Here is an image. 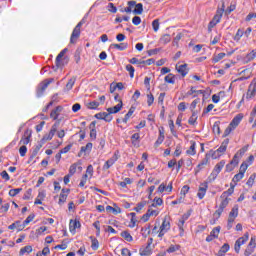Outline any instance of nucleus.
Returning <instances> with one entry per match:
<instances>
[{
	"mask_svg": "<svg viewBox=\"0 0 256 256\" xmlns=\"http://www.w3.org/2000/svg\"><path fill=\"white\" fill-rule=\"evenodd\" d=\"M85 25V19H82L73 29L71 37H70V43L72 45H75L77 43L79 37H81V27Z\"/></svg>",
	"mask_w": 256,
	"mask_h": 256,
	"instance_id": "f257e3e1",
	"label": "nucleus"
},
{
	"mask_svg": "<svg viewBox=\"0 0 256 256\" xmlns=\"http://www.w3.org/2000/svg\"><path fill=\"white\" fill-rule=\"evenodd\" d=\"M55 81V79L53 78H49L44 80L43 82H41L36 90V95L37 97H43V93H45V89H47V87H49V85H51V83H53Z\"/></svg>",
	"mask_w": 256,
	"mask_h": 256,
	"instance_id": "f03ea898",
	"label": "nucleus"
},
{
	"mask_svg": "<svg viewBox=\"0 0 256 256\" xmlns=\"http://www.w3.org/2000/svg\"><path fill=\"white\" fill-rule=\"evenodd\" d=\"M223 167H225V160H221L219 163L215 165L212 173L208 177L209 181H215L219 173H221V171L223 170Z\"/></svg>",
	"mask_w": 256,
	"mask_h": 256,
	"instance_id": "7ed1b4c3",
	"label": "nucleus"
},
{
	"mask_svg": "<svg viewBox=\"0 0 256 256\" xmlns=\"http://www.w3.org/2000/svg\"><path fill=\"white\" fill-rule=\"evenodd\" d=\"M59 123H61V120H58L50 129V132L43 136L41 139V143H46V141H51L53 137H55V133H57V128L59 127Z\"/></svg>",
	"mask_w": 256,
	"mask_h": 256,
	"instance_id": "20e7f679",
	"label": "nucleus"
},
{
	"mask_svg": "<svg viewBox=\"0 0 256 256\" xmlns=\"http://www.w3.org/2000/svg\"><path fill=\"white\" fill-rule=\"evenodd\" d=\"M229 201H231V199H229V198H222V201H221V203L219 205V208L213 214L216 219H219V217H221L223 211L225 210L227 205H229Z\"/></svg>",
	"mask_w": 256,
	"mask_h": 256,
	"instance_id": "39448f33",
	"label": "nucleus"
},
{
	"mask_svg": "<svg viewBox=\"0 0 256 256\" xmlns=\"http://www.w3.org/2000/svg\"><path fill=\"white\" fill-rule=\"evenodd\" d=\"M247 151L246 148H242L240 149L233 157V159L230 161L231 165H234L235 167H237V165H239V160L241 159V157H243V155H245V152Z\"/></svg>",
	"mask_w": 256,
	"mask_h": 256,
	"instance_id": "423d86ee",
	"label": "nucleus"
},
{
	"mask_svg": "<svg viewBox=\"0 0 256 256\" xmlns=\"http://www.w3.org/2000/svg\"><path fill=\"white\" fill-rule=\"evenodd\" d=\"M32 131H31V129H27V130H25V132H24V135H23V137L21 138V140H20V142H19V144L20 145H29V143H30V141H31V135H32Z\"/></svg>",
	"mask_w": 256,
	"mask_h": 256,
	"instance_id": "0eeeda50",
	"label": "nucleus"
},
{
	"mask_svg": "<svg viewBox=\"0 0 256 256\" xmlns=\"http://www.w3.org/2000/svg\"><path fill=\"white\" fill-rule=\"evenodd\" d=\"M96 119H102L103 121H106V123H111L113 121V116L107 112H100L95 114Z\"/></svg>",
	"mask_w": 256,
	"mask_h": 256,
	"instance_id": "6e6552de",
	"label": "nucleus"
},
{
	"mask_svg": "<svg viewBox=\"0 0 256 256\" xmlns=\"http://www.w3.org/2000/svg\"><path fill=\"white\" fill-rule=\"evenodd\" d=\"M255 247H256V242H255V238H251L245 252L244 255L245 256H249L252 255V253L255 251Z\"/></svg>",
	"mask_w": 256,
	"mask_h": 256,
	"instance_id": "1a4fd4ad",
	"label": "nucleus"
},
{
	"mask_svg": "<svg viewBox=\"0 0 256 256\" xmlns=\"http://www.w3.org/2000/svg\"><path fill=\"white\" fill-rule=\"evenodd\" d=\"M69 229H70V233L75 234L77 229H81V222H79V220L77 219L70 220Z\"/></svg>",
	"mask_w": 256,
	"mask_h": 256,
	"instance_id": "9d476101",
	"label": "nucleus"
},
{
	"mask_svg": "<svg viewBox=\"0 0 256 256\" xmlns=\"http://www.w3.org/2000/svg\"><path fill=\"white\" fill-rule=\"evenodd\" d=\"M121 109H123V101L119 100V103L116 106L108 108L107 111L109 115H113L115 113H119Z\"/></svg>",
	"mask_w": 256,
	"mask_h": 256,
	"instance_id": "9b49d317",
	"label": "nucleus"
},
{
	"mask_svg": "<svg viewBox=\"0 0 256 256\" xmlns=\"http://www.w3.org/2000/svg\"><path fill=\"white\" fill-rule=\"evenodd\" d=\"M68 49H63L56 57V67H63V57H65V53H67Z\"/></svg>",
	"mask_w": 256,
	"mask_h": 256,
	"instance_id": "f8f14e48",
	"label": "nucleus"
},
{
	"mask_svg": "<svg viewBox=\"0 0 256 256\" xmlns=\"http://www.w3.org/2000/svg\"><path fill=\"white\" fill-rule=\"evenodd\" d=\"M208 185L206 182L202 183L201 186L199 187L198 193H197V197L199 199H203V197H205V194L207 193V189H208Z\"/></svg>",
	"mask_w": 256,
	"mask_h": 256,
	"instance_id": "ddd939ff",
	"label": "nucleus"
},
{
	"mask_svg": "<svg viewBox=\"0 0 256 256\" xmlns=\"http://www.w3.org/2000/svg\"><path fill=\"white\" fill-rule=\"evenodd\" d=\"M176 71L182 75V77H185L187 73H189V69L187 68V64L176 65Z\"/></svg>",
	"mask_w": 256,
	"mask_h": 256,
	"instance_id": "4468645a",
	"label": "nucleus"
},
{
	"mask_svg": "<svg viewBox=\"0 0 256 256\" xmlns=\"http://www.w3.org/2000/svg\"><path fill=\"white\" fill-rule=\"evenodd\" d=\"M61 111H63V106H57L54 110L51 111L50 117L57 121L59 115H61Z\"/></svg>",
	"mask_w": 256,
	"mask_h": 256,
	"instance_id": "2eb2a0df",
	"label": "nucleus"
},
{
	"mask_svg": "<svg viewBox=\"0 0 256 256\" xmlns=\"http://www.w3.org/2000/svg\"><path fill=\"white\" fill-rule=\"evenodd\" d=\"M256 95V88H255V84H251L248 87V91L246 93V99H253V97H255Z\"/></svg>",
	"mask_w": 256,
	"mask_h": 256,
	"instance_id": "dca6fc26",
	"label": "nucleus"
},
{
	"mask_svg": "<svg viewBox=\"0 0 256 256\" xmlns=\"http://www.w3.org/2000/svg\"><path fill=\"white\" fill-rule=\"evenodd\" d=\"M242 119L243 115L238 114L236 117L233 118L229 126L232 127V129H236L239 126V123H241Z\"/></svg>",
	"mask_w": 256,
	"mask_h": 256,
	"instance_id": "f3484780",
	"label": "nucleus"
},
{
	"mask_svg": "<svg viewBox=\"0 0 256 256\" xmlns=\"http://www.w3.org/2000/svg\"><path fill=\"white\" fill-rule=\"evenodd\" d=\"M116 161H117L116 156H113L112 158L108 159L103 166V171H107V169H111V167L115 165Z\"/></svg>",
	"mask_w": 256,
	"mask_h": 256,
	"instance_id": "a211bd4d",
	"label": "nucleus"
},
{
	"mask_svg": "<svg viewBox=\"0 0 256 256\" xmlns=\"http://www.w3.org/2000/svg\"><path fill=\"white\" fill-rule=\"evenodd\" d=\"M238 215H239V206L238 205H234V207L231 209V211L229 213L228 219H232L233 221H235V218Z\"/></svg>",
	"mask_w": 256,
	"mask_h": 256,
	"instance_id": "6ab92c4d",
	"label": "nucleus"
},
{
	"mask_svg": "<svg viewBox=\"0 0 256 256\" xmlns=\"http://www.w3.org/2000/svg\"><path fill=\"white\" fill-rule=\"evenodd\" d=\"M190 147H189V149L186 151V154L187 155H197V150H196V145H197V143L195 142V141H190Z\"/></svg>",
	"mask_w": 256,
	"mask_h": 256,
	"instance_id": "aec40b11",
	"label": "nucleus"
},
{
	"mask_svg": "<svg viewBox=\"0 0 256 256\" xmlns=\"http://www.w3.org/2000/svg\"><path fill=\"white\" fill-rule=\"evenodd\" d=\"M227 145H229V139L226 138L220 145V147L217 149V151L223 155L227 151Z\"/></svg>",
	"mask_w": 256,
	"mask_h": 256,
	"instance_id": "412c9836",
	"label": "nucleus"
},
{
	"mask_svg": "<svg viewBox=\"0 0 256 256\" xmlns=\"http://www.w3.org/2000/svg\"><path fill=\"white\" fill-rule=\"evenodd\" d=\"M234 191H235V185L231 184L230 188L227 191H224L222 193V195L220 196L221 199H225V198H228L230 195H233Z\"/></svg>",
	"mask_w": 256,
	"mask_h": 256,
	"instance_id": "4be33fe9",
	"label": "nucleus"
},
{
	"mask_svg": "<svg viewBox=\"0 0 256 256\" xmlns=\"http://www.w3.org/2000/svg\"><path fill=\"white\" fill-rule=\"evenodd\" d=\"M92 149H93V143L88 142L86 144V146H82L81 147L80 152H79V157H81L82 153H87V152L89 153V152H91Z\"/></svg>",
	"mask_w": 256,
	"mask_h": 256,
	"instance_id": "5701e85b",
	"label": "nucleus"
},
{
	"mask_svg": "<svg viewBox=\"0 0 256 256\" xmlns=\"http://www.w3.org/2000/svg\"><path fill=\"white\" fill-rule=\"evenodd\" d=\"M33 219H35V214H30L23 222V225L19 228V231H23V229H25V227H27V225H29L31 223V221H33Z\"/></svg>",
	"mask_w": 256,
	"mask_h": 256,
	"instance_id": "b1692460",
	"label": "nucleus"
},
{
	"mask_svg": "<svg viewBox=\"0 0 256 256\" xmlns=\"http://www.w3.org/2000/svg\"><path fill=\"white\" fill-rule=\"evenodd\" d=\"M139 253L141 256H150L153 253L151 246H146L144 248H140Z\"/></svg>",
	"mask_w": 256,
	"mask_h": 256,
	"instance_id": "393cba45",
	"label": "nucleus"
},
{
	"mask_svg": "<svg viewBox=\"0 0 256 256\" xmlns=\"http://www.w3.org/2000/svg\"><path fill=\"white\" fill-rule=\"evenodd\" d=\"M134 10L133 13L134 15H143V4L142 3H138L135 1V5H134Z\"/></svg>",
	"mask_w": 256,
	"mask_h": 256,
	"instance_id": "a878e982",
	"label": "nucleus"
},
{
	"mask_svg": "<svg viewBox=\"0 0 256 256\" xmlns=\"http://www.w3.org/2000/svg\"><path fill=\"white\" fill-rule=\"evenodd\" d=\"M110 47H112L113 49H118V51H125V49L129 47V44L127 43L111 44Z\"/></svg>",
	"mask_w": 256,
	"mask_h": 256,
	"instance_id": "bb28decb",
	"label": "nucleus"
},
{
	"mask_svg": "<svg viewBox=\"0 0 256 256\" xmlns=\"http://www.w3.org/2000/svg\"><path fill=\"white\" fill-rule=\"evenodd\" d=\"M169 229H171V223L167 220V218H164L162 225L160 226V230L165 231L167 233Z\"/></svg>",
	"mask_w": 256,
	"mask_h": 256,
	"instance_id": "cd10ccee",
	"label": "nucleus"
},
{
	"mask_svg": "<svg viewBox=\"0 0 256 256\" xmlns=\"http://www.w3.org/2000/svg\"><path fill=\"white\" fill-rule=\"evenodd\" d=\"M120 236L125 239V241H128V243H131V241H133V236H131V233H129V231L125 230L122 231Z\"/></svg>",
	"mask_w": 256,
	"mask_h": 256,
	"instance_id": "c85d7f7f",
	"label": "nucleus"
},
{
	"mask_svg": "<svg viewBox=\"0 0 256 256\" xmlns=\"http://www.w3.org/2000/svg\"><path fill=\"white\" fill-rule=\"evenodd\" d=\"M207 163H209V154H206L205 158L197 165L198 170L196 171V173H199V171L203 169V166L207 165Z\"/></svg>",
	"mask_w": 256,
	"mask_h": 256,
	"instance_id": "c756f323",
	"label": "nucleus"
},
{
	"mask_svg": "<svg viewBox=\"0 0 256 256\" xmlns=\"http://www.w3.org/2000/svg\"><path fill=\"white\" fill-rule=\"evenodd\" d=\"M256 59V50H252L250 53H248L245 57L246 63H249Z\"/></svg>",
	"mask_w": 256,
	"mask_h": 256,
	"instance_id": "7c9ffc66",
	"label": "nucleus"
},
{
	"mask_svg": "<svg viewBox=\"0 0 256 256\" xmlns=\"http://www.w3.org/2000/svg\"><path fill=\"white\" fill-rule=\"evenodd\" d=\"M133 113H135V107H131L128 111V113L125 115V117L123 118V123H127V121H129V119H131V117L133 116Z\"/></svg>",
	"mask_w": 256,
	"mask_h": 256,
	"instance_id": "2f4dec72",
	"label": "nucleus"
},
{
	"mask_svg": "<svg viewBox=\"0 0 256 256\" xmlns=\"http://www.w3.org/2000/svg\"><path fill=\"white\" fill-rule=\"evenodd\" d=\"M197 119H198L197 111H192V115L188 120L189 125H195V123H197Z\"/></svg>",
	"mask_w": 256,
	"mask_h": 256,
	"instance_id": "473e14b6",
	"label": "nucleus"
},
{
	"mask_svg": "<svg viewBox=\"0 0 256 256\" xmlns=\"http://www.w3.org/2000/svg\"><path fill=\"white\" fill-rule=\"evenodd\" d=\"M208 159L211 157L212 159H219V157H221V153L218 152L217 150L216 151H213V150H210L208 154Z\"/></svg>",
	"mask_w": 256,
	"mask_h": 256,
	"instance_id": "72a5a7b5",
	"label": "nucleus"
},
{
	"mask_svg": "<svg viewBox=\"0 0 256 256\" xmlns=\"http://www.w3.org/2000/svg\"><path fill=\"white\" fill-rule=\"evenodd\" d=\"M90 239L92 241L91 248L93 251H97V249H99V240L93 236H90Z\"/></svg>",
	"mask_w": 256,
	"mask_h": 256,
	"instance_id": "f704fd0d",
	"label": "nucleus"
},
{
	"mask_svg": "<svg viewBox=\"0 0 256 256\" xmlns=\"http://www.w3.org/2000/svg\"><path fill=\"white\" fill-rule=\"evenodd\" d=\"M31 251H33V247L31 245H28L20 249L19 255L23 256L25 255V253H31Z\"/></svg>",
	"mask_w": 256,
	"mask_h": 256,
	"instance_id": "c9c22d12",
	"label": "nucleus"
},
{
	"mask_svg": "<svg viewBox=\"0 0 256 256\" xmlns=\"http://www.w3.org/2000/svg\"><path fill=\"white\" fill-rule=\"evenodd\" d=\"M164 81L166 83H170L171 85H175V75L171 73L168 74L167 76H165Z\"/></svg>",
	"mask_w": 256,
	"mask_h": 256,
	"instance_id": "e433bc0d",
	"label": "nucleus"
},
{
	"mask_svg": "<svg viewBox=\"0 0 256 256\" xmlns=\"http://www.w3.org/2000/svg\"><path fill=\"white\" fill-rule=\"evenodd\" d=\"M43 144L42 142H40V144H38L36 146V148L33 150L32 154H31V158L30 159H35V157H37V153H39V151H41V147H43Z\"/></svg>",
	"mask_w": 256,
	"mask_h": 256,
	"instance_id": "4c0bfd02",
	"label": "nucleus"
},
{
	"mask_svg": "<svg viewBox=\"0 0 256 256\" xmlns=\"http://www.w3.org/2000/svg\"><path fill=\"white\" fill-rule=\"evenodd\" d=\"M75 81H77L76 77H72L66 84L67 91H71L73 89V85H75Z\"/></svg>",
	"mask_w": 256,
	"mask_h": 256,
	"instance_id": "58836bf2",
	"label": "nucleus"
},
{
	"mask_svg": "<svg viewBox=\"0 0 256 256\" xmlns=\"http://www.w3.org/2000/svg\"><path fill=\"white\" fill-rule=\"evenodd\" d=\"M247 241H249V233L244 234V236L236 240V242L240 243V245H245Z\"/></svg>",
	"mask_w": 256,
	"mask_h": 256,
	"instance_id": "ea45409f",
	"label": "nucleus"
},
{
	"mask_svg": "<svg viewBox=\"0 0 256 256\" xmlns=\"http://www.w3.org/2000/svg\"><path fill=\"white\" fill-rule=\"evenodd\" d=\"M227 54H225L224 52H221L217 55H215L213 58H212V61L213 63H219V61H221V59H223Z\"/></svg>",
	"mask_w": 256,
	"mask_h": 256,
	"instance_id": "a19ab883",
	"label": "nucleus"
},
{
	"mask_svg": "<svg viewBox=\"0 0 256 256\" xmlns=\"http://www.w3.org/2000/svg\"><path fill=\"white\" fill-rule=\"evenodd\" d=\"M243 177H245V174H243L242 172H239L238 174L234 175L232 181L233 183H235V185H237V183H239V181H241Z\"/></svg>",
	"mask_w": 256,
	"mask_h": 256,
	"instance_id": "79ce46f5",
	"label": "nucleus"
},
{
	"mask_svg": "<svg viewBox=\"0 0 256 256\" xmlns=\"http://www.w3.org/2000/svg\"><path fill=\"white\" fill-rule=\"evenodd\" d=\"M126 71L129 72L131 79L135 77V68L131 64L126 65Z\"/></svg>",
	"mask_w": 256,
	"mask_h": 256,
	"instance_id": "37998d69",
	"label": "nucleus"
},
{
	"mask_svg": "<svg viewBox=\"0 0 256 256\" xmlns=\"http://www.w3.org/2000/svg\"><path fill=\"white\" fill-rule=\"evenodd\" d=\"M21 221H16L14 223H12L10 226H8V229H10L11 231H13V229H21V227H23V225H20Z\"/></svg>",
	"mask_w": 256,
	"mask_h": 256,
	"instance_id": "c03bdc74",
	"label": "nucleus"
},
{
	"mask_svg": "<svg viewBox=\"0 0 256 256\" xmlns=\"http://www.w3.org/2000/svg\"><path fill=\"white\" fill-rule=\"evenodd\" d=\"M223 13H225V1L222 0V8L218 9L216 12V17H223Z\"/></svg>",
	"mask_w": 256,
	"mask_h": 256,
	"instance_id": "a18cd8bd",
	"label": "nucleus"
},
{
	"mask_svg": "<svg viewBox=\"0 0 256 256\" xmlns=\"http://www.w3.org/2000/svg\"><path fill=\"white\" fill-rule=\"evenodd\" d=\"M160 41L163 43V45H167V43L171 42V35L165 34L161 37Z\"/></svg>",
	"mask_w": 256,
	"mask_h": 256,
	"instance_id": "49530a36",
	"label": "nucleus"
},
{
	"mask_svg": "<svg viewBox=\"0 0 256 256\" xmlns=\"http://www.w3.org/2000/svg\"><path fill=\"white\" fill-rule=\"evenodd\" d=\"M244 33L245 32H243L242 29H238L237 33L234 36V41H237V42L241 41V38L243 37Z\"/></svg>",
	"mask_w": 256,
	"mask_h": 256,
	"instance_id": "de8ad7c7",
	"label": "nucleus"
},
{
	"mask_svg": "<svg viewBox=\"0 0 256 256\" xmlns=\"http://www.w3.org/2000/svg\"><path fill=\"white\" fill-rule=\"evenodd\" d=\"M20 191H23V188L11 189L9 191V195H10V197H17V195H19Z\"/></svg>",
	"mask_w": 256,
	"mask_h": 256,
	"instance_id": "09e8293b",
	"label": "nucleus"
},
{
	"mask_svg": "<svg viewBox=\"0 0 256 256\" xmlns=\"http://www.w3.org/2000/svg\"><path fill=\"white\" fill-rule=\"evenodd\" d=\"M221 231V227H215L211 232L210 235L214 237V239H217L219 237V233Z\"/></svg>",
	"mask_w": 256,
	"mask_h": 256,
	"instance_id": "8fccbe9b",
	"label": "nucleus"
},
{
	"mask_svg": "<svg viewBox=\"0 0 256 256\" xmlns=\"http://www.w3.org/2000/svg\"><path fill=\"white\" fill-rule=\"evenodd\" d=\"M106 211L107 213H114L115 215H117V213H121V208L115 209L113 208V206H106Z\"/></svg>",
	"mask_w": 256,
	"mask_h": 256,
	"instance_id": "3c124183",
	"label": "nucleus"
},
{
	"mask_svg": "<svg viewBox=\"0 0 256 256\" xmlns=\"http://www.w3.org/2000/svg\"><path fill=\"white\" fill-rule=\"evenodd\" d=\"M131 7H135V1H134V0L128 1V7H126V8L124 9L125 13H131V11H133V10L131 9Z\"/></svg>",
	"mask_w": 256,
	"mask_h": 256,
	"instance_id": "603ef678",
	"label": "nucleus"
},
{
	"mask_svg": "<svg viewBox=\"0 0 256 256\" xmlns=\"http://www.w3.org/2000/svg\"><path fill=\"white\" fill-rule=\"evenodd\" d=\"M248 168H249V164H247V162H243L240 165L239 173H242L245 175V171H247Z\"/></svg>",
	"mask_w": 256,
	"mask_h": 256,
	"instance_id": "864d4df0",
	"label": "nucleus"
},
{
	"mask_svg": "<svg viewBox=\"0 0 256 256\" xmlns=\"http://www.w3.org/2000/svg\"><path fill=\"white\" fill-rule=\"evenodd\" d=\"M75 173H77V164H72L69 168V173L68 175L72 176L75 175Z\"/></svg>",
	"mask_w": 256,
	"mask_h": 256,
	"instance_id": "5fc2aeb1",
	"label": "nucleus"
},
{
	"mask_svg": "<svg viewBox=\"0 0 256 256\" xmlns=\"http://www.w3.org/2000/svg\"><path fill=\"white\" fill-rule=\"evenodd\" d=\"M255 179H256V175L252 174L248 181L246 182V185H248V187H253V183H255Z\"/></svg>",
	"mask_w": 256,
	"mask_h": 256,
	"instance_id": "6e6d98bb",
	"label": "nucleus"
},
{
	"mask_svg": "<svg viewBox=\"0 0 256 256\" xmlns=\"http://www.w3.org/2000/svg\"><path fill=\"white\" fill-rule=\"evenodd\" d=\"M154 101H155V97L151 93L147 94L148 107H151L153 105Z\"/></svg>",
	"mask_w": 256,
	"mask_h": 256,
	"instance_id": "4d7b16f0",
	"label": "nucleus"
},
{
	"mask_svg": "<svg viewBox=\"0 0 256 256\" xmlns=\"http://www.w3.org/2000/svg\"><path fill=\"white\" fill-rule=\"evenodd\" d=\"M145 205H147V202L145 201L138 203L137 206L134 208V211L139 213V211H141L143 207H145Z\"/></svg>",
	"mask_w": 256,
	"mask_h": 256,
	"instance_id": "13d9d810",
	"label": "nucleus"
},
{
	"mask_svg": "<svg viewBox=\"0 0 256 256\" xmlns=\"http://www.w3.org/2000/svg\"><path fill=\"white\" fill-rule=\"evenodd\" d=\"M163 141H165V136H159L156 142L154 143L155 149H157V147H159V145H161Z\"/></svg>",
	"mask_w": 256,
	"mask_h": 256,
	"instance_id": "bf43d9fd",
	"label": "nucleus"
},
{
	"mask_svg": "<svg viewBox=\"0 0 256 256\" xmlns=\"http://www.w3.org/2000/svg\"><path fill=\"white\" fill-rule=\"evenodd\" d=\"M67 194H60L58 205H63L67 201Z\"/></svg>",
	"mask_w": 256,
	"mask_h": 256,
	"instance_id": "052dcab7",
	"label": "nucleus"
},
{
	"mask_svg": "<svg viewBox=\"0 0 256 256\" xmlns=\"http://www.w3.org/2000/svg\"><path fill=\"white\" fill-rule=\"evenodd\" d=\"M19 153H20V156H21V157H25V155H27V146L22 145V146L19 148Z\"/></svg>",
	"mask_w": 256,
	"mask_h": 256,
	"instance_id": "680f3d73",
	"label": "nucleus"
},
{
	"mask_svg": "<svg viewBox=\"0 0 256 256\" xmlns=\"http://www.w3.org/2000/svg\"><path fill=\"white\" fill-rule=\"evenodd\" d=\"M152 27H153V30L155 31V33H157L159 31V19H155L152 22Z\"/></svg>",
	"mask_w": 256,
	"mask_h": 256,
	"instance_id": "e2e57ef3",
	"label": "nucleus"
},
{
	"mask_svg": "<svg viewBox=\"0 0 256 256\" xmlns=\"http://www.w3.org/2000/svg\"><path fill=\"white\" fill-rule=\"evenodd\" d=\"M213 132L219 135L221 133V128L219 127V122H215L213 125Z\"/></svg>",
	"mask_w": 256,
	"mask_h": 256,
	"instance_id": "0e129e2a",
	"label": "nucleus"
},
{
	"mask_svg": "<svg viewBox=\"0 0 256 256\" xmlns=\"http://www.w3.org/2000/svg\"><path fill=\"white\" fill-rule=\"evenodd\" d=\"M99 107V102L97 101H92L88 103V109H97Z\"/></svg>",
	"mask_w": 256,
	"mask_h": 256,
	"instance_id": "69168bd1",
	"label": "nucleus"
},
{
	"mask_svg": "<svg viewBox=\"0 0 256 256\" xmlns=\"http://www.w3.org/2000/svg\"><path fill=\"white\" fill-rule=\"evenodd\" d=\"M132 23H133V25H141V17H139V16H134L133 18H132Z\"/></svg>",
	"mask_w": 256,
	"mask_h": 256,
	"instance_id": "338daca9",
	"label": "nucleus"
},
{
	"mask_svg": "<svg viewBox=\"0 0 256 256\" xmlns=\"http://www.w3.org/2000/svg\"><path fill=\"white\" fill-rule=\"evenodd\" d=\"M121 255L122 256H131V251H129V249H127V248H123L121 250Z\"/></svg>",
	"mask_w": 256,
	"mask_h": 256,
	"instance_id": "774afa93",
	"label": "nucleus"
}]
</instances>
